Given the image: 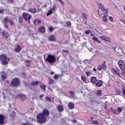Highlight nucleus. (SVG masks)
Returning <instances> with one entry per match:
<instances>
[{"instance_id": "44", "label": "nucleus", "mask_w": 125, "mask_h": 125, "mask_svg": "<svg viewBox=\"0 0 125 125\" xmlns=\"http://www.w3.org/2000/svg\"><path fill=\"white\" fill-rule=\"evenodd\" d=\"M22 125H33L30 124L29 123L27 122L26 123H22Z\"/></svg>"}, {"instance_id": "9", "label": "nucleus", "mask_w": 125, "mask_h": 125, "mask_svg": "<svg viewBox=\"0 0 125 125\" xmlns=\"http://www.w3.org/2000/svg\"><path fill=\"white\" fill-rule=\"evenodd\" d=\"M17 98H19L21 101H24L26 99V96L24 94H20L17 96Z\"/></svg>"}, {"instance_id": "36", "label": "nucleus", "mask_w": 125, "mask_h": 125, "mask_svg": "<svg viewBox=\"0 0 125 125\" xmlns=\"http://www.w3.org/2000/svg\"><path fill=\"white\" fill-rule=\"evenodd\" d=\"M85 74L86 75V76L87 77H89L91 75V73L89 71V72H85Z\"/></svg>"}, {"instance_id": "28", "label": "nucleus", "mask_w": 125, "mask_h": 125, "mask_svg": "<svg viewBox=\"0 0 125 125\" xmlns=\"http://www.w3.org/2000/svg\"><path fill=\"white\" fill-rule=\"evenodd\" d=\"M39 83H40L39 81H33L31 84L32 85H37V84H39Z\"/></svg>"}, {"instance_id": "7", "label": "nucleus", "mask_w": 125, "mask_h": 125, "mask_svg": "<svg viewBox=\"0 0 125 125\" xmlns=\"http://www.w3.org/2000/svg\"><path fill=\"white\" fill-rule=\"evenodd\" d=\"M22 17L24 20L28 21V22L30 23V19H31V18L32 17L31 15H29V14L27 13H23L22 14Z\"/></svg>"}, {"instance_id": "48", "label": "nucleus", "mask_w": 125, "mask_h": 125, "mask_svg": "<svg viewBox=\"0 0 125 125\" xmlns=\"http://www.w3.org/2000/svg\"><path fill=\"white\" fill-rule=\"evenodd\" d=\"M49 31H53L54 28H53L52 26H50V27L49 28Z\"/></svg>"}, {"instance_id": "51", "label": "nucleus", "mask_w": 125, "mask_h": 125, "mask_svg": "<svg viewBox=\"0 0 125 125\" xmlns=\"http://www.w3.org/2000/svg\"><path fill=\"white\" fill-rule=\"evenodd\" d=\"M2 80H4L5 79H6L5 76H4V75H2Z\"/></svg>"}, {"instance_id": "45", "label": "nucleus", "mask_w": 125, "mask_h": 125, "mask_svg": "<svg viewBox=\"0 0 125 125\" xmlns=\"http://www.w3.org/2000/svg\"><path fill=\"white\" fill-rule=\"evenodd\" d=\"M115 74L116 75H117V76L121 77V73H119V72L116 71V72H115Z\"/></svg>"}, {"instance_id": "63", "label": "nucleus", "mask_w": 125, "mask_h": 125, "mask_svg": "<svg viewBox=\"0 0 125 125\" xmlns=\"http://www.w3.org/2000/svg\"><path fill=\"white\" fill-rule=\"evenodd\" d=\"M26 63H29V62H30V61H26Z\"/></svg>"}, {"instance_id": "35", "label": "nucleus", "mask_w": 125, "mask_h": 125, "mask_svg": "<svg viewBox=\"0 0 125 125\" xmlns=\"http://www.w3.org/2000/svg\"><path fill=\"white\" fill-rule=\"evenodd\" d=\"M46 101H48V102H51V98L48 97H46Z\"/></svg>"}, {"instance_id": "20", "label": "nucleus", "mask_w": 125, "mask_h": 125, "mask_svg": "<svg viewBox=\"0 0 125 125\" xmlns=\"http://www.w3.org/2000/svg\"><path fill=\"white\" fill-rule=\"evenodd\" d=\"M58 109L59 112H62L63 111V110H64V109L63 108V106L61 105H58Z\"/></svg>"}, {"instance_id": "10", "label": "nucleus", "mask_w": 125, "mask_h": 125, "mask_svg": "<svg viewBox=\"0 0 125 125\" xmlns=\"http://www.w3.org/2000/svg\"><path fill=\"white\" fill-rule=\"evenodd\" d=\"M115 51H116L117 53H120V52L122 51L123 54H125V53L123 51V50H122V48H121L120 47H116L115 48Z\"/></svg>"}, {"instance_id": "40", "label": "nucleus", "mask_w": 125, "mask_h": 125, "mask_svg": "<svg viewBox=\"0 0 125 125\" xmlns=\"http://www.w3.org/2000/svg\"><path fill=\"white\" fill-rule=\"evenodd\" d=\"M56 7H57L56 5H54V6H53V7L50 10H52V12L53 11H54V10H56L55 9V8H56Z\"/></svg>"}, {"instance_id": "21", "label": "nucleus", "mask_w": 125, "mask_h": 125, "mask_svg": "<svg viewBox=\"0 0 125 125\" xmlns=\"http://www.w3.org/2000/svg\"><path fill=\"white\" fill-rule=\"evenodd\" d=\"M102 66L103 70H106V69H107V66H106V63H105V62H103L102 63Z\"/></svg>"}, {"instance_id": "47", "label": "nucleus", "mask_w": 125, "mask_h": 125, "mask_svg": "<svg viewBox=\"0 0 125 125\" xmlns=\"http://www.w3.org/2000/svg\"><path fill=\"white\" fill-rule=\"evenodd\" d=\"M58 77H59V75H55L54 76V78L55 80H56V79H57V78H58Z\"/></svg>"}, {"instance_id": "16", "label": "nucleus", "mask_w": 125, "mask_h": 125, "mask_svg": "<svg viewBox=\"0 0 125 125\" xmlns=\"http://www.w3.org/2000/svg\"><path fill=\"white\" fill-rule=\"evenodd\" d=\"M49 40L50 42H55V37L53 35H51L49 37Z\"/></svg>"}, {"instance_id": "58", "label": "nucleus", "mask_w": 125, "mask_h": 125, "mask_svg": "<svg viewBox=\"0 0 125 125\" xmlns=\"http://www.w3.org/2000/svg\"><path fill=\"white\" fill-rule=\"evenodd\" d=\"M3 12V10H0V13H2Z\"/></svg>"}, {"instance_id": "3", "label": "nucleus", "mask_w": 125, "mask_h": 125, "mask_svg": "<svg viewBox=\"0 0 125 125\" xmlns=\"http://www.w3.org/2000/svg\"><path fill=\"white\" fill-rule=\"evenodd\" d=\"M45 60L47 62H48L49 64H53V63H55L56 59H55V57L53 55H48Z\"/></svg>"}, {"instance_id": "31", "label": "nucleus", "mask_w": 125, "mask_h": 125, "mask_svg": "<svg viewBox=\"0 0 125 125\" xmlns=\"http://www.w3.org/2000/svg\"><path fill=\"white\" fill-rule=\"evenodd\" d=\"M103 19L104 22H107L108 21V19H107V16H104L102 17Z\"/></svg>"}, {"instance_id": "23", "label": "nucleus", "mask_w": 125, "mask_h": 125, "mask_svg": "<svg viewBox=\"0 0 125 125\" xmlns=\"http://www.w3.org/2000/svg\"><path fill=\"white\" fill-rule=\"evenodd\" d=\"M41 21L39 19H37L34 21L35 25H39V24H41Z\"/></svg>"}, {"instance_id": "22", "label": "nucleus", "mask_w": 125, "mask_h": 125, "mask_svg": "<svg viewBox=\"0 0 125 125\" xmlns=\"http://www.w3.org/2000/svg\"><path fill=\"white\" fill-rule=\"evenodd\" d=\"M96 94V95H97V96H102V91H101V90H98L97 91Z\"/></svg>"}, {"instance_id": "38", "label": "nucleus", "mask_w": 125, "mask_h": 125, "mask_svg": "<svg viewBox=\"0 0 125 125\" xmlns=\"http://www.w3.org/2000/svg\"><path fill=\"white\" fill-rule=\"evenodd\" d=\"M53 80L50 79L49 80V84H51L52 83H53Z\"/></svg>"}, {"instance_id": "37", "label": "nucleus", "mask_w": 125, "mask_h": 125, "mask_svg": "<svg viewBox=\"0 0 125 125\" xmlns=\"http://www.w3.org/2000/svg\"><path fill=\"white\" fill-rule=\"evenodd\" d=\"M103 68H102V66H101V65H99L98 66V70H99V71H101V70H102Z\"/></svg>"}, {"instance_id": "49", "label": "nucleus", "mask_w": 125, "mask_h": 125, "mask_svg": "<svg viewBox=\"0 0 125 125\" xmlns=\"http://www.w3.org/2000/svg\"><path fill=\"white\" fill-rule=\"evenodd\" d=\"M66 25H67V26H70V25H71V22H70V21H67V22H66Z\"/></svg>"}, {"instance_id": "15", "label": "nucleus", "mask_w": 125, "mask_h": 125, "mask_svg": "<svg viewBox=\"0 0 125 125\" xmlns=\"http://www.w3.org/2000/svg\"><path fill=\"white\" fill-rule=\"evenodd\" d=\"M90 81H91V83H97V80L96 79V78H95V77L91 78Z\"/></svg>"}, {"instance_id": "1", "label": "nucleus", "mask_w": 125, "mask_h": 125, "mask_svg": "<svg viewBox=\"0 0 125 125\" xmlns=\"http://www.w3.org/2000/svg\"><path fill=\"white\" fill-rule=\"evenodd\" d=\"M49 115V112L47 109H44L43 111L37 115V118L39 123L42 124V123H45L46 122V118Z\"/></svg>"}, {"instance_id": "46", "label": "nucleus", "mask_w": 125, "mask_h": 125, "mask_svg": "<svg viewBox=\"0 0 125 125\" xmlns=\"http://www.w3.org/2000/svg\"><path fill=\"white\" fill-rule=\"evenodd\" d=\"M117 71L114 68H111V72L112 73H116Z\"/></svg>"}, {"instance_id": "27", "label": "nucleus", "mask_w": 125, "mask_h": 125, "mask_svg": "<svg viewBox=\"0 0 125 125\" xmlns=\"http://www.w3.org/2000/svg\"><path fill=\"white\" fill-rule=\"evenodd\" d=\"M92 40L93 41H94V42H98V43H100L101 42H100L96 37H93Z\"/></svg>"}, {"instance_id": "2", "label": "nucleus", "mask_w": 125, "mask_h": 125, "mask_svg": "<svg viewBox=\"0 0 125 125\" xmlns=\"http://www.w3.org/2000/svg\"><path fill=\"white\" fill-rule=\"evenodd\" d=\"M108 12H109V10L108 9H105L103 4L99 5L98 13L100 16H107V13Z\"/></svg>"}, {"instance_id": "29", "label": "nucleus", "mask_w": 125, "mask_h": 125, "mask_svg": "<svg viewBox=\"0 0 125 125\" xmlns=\"http://www.w3.org/2000/svg\"><path fill=\"white\" fill-rule=\"evenodd\" d=\"M29 10L30 12H31V13H35L36 11H37L36 9H29Z\"/></svg>"}, {"instance_id": "50", "label": "nucleus", "mask_w": 125, "mask_h": 125, "mask_svg": "<svg viewBox=\"0 0 125 125\" xmlns=\"http://www.w3.org/2000/svg\"><path fill=\"white\" fill-rule=\"evenodd\" d=\"M109 19L110 21H113V17H109Z\"/></svg>"}, {"instance_id": "55", "label": "nucleus", "mask_w": 125, "mask_h": 125, "mask_svg": "<svg viewBox=\"0 0 125 125\" xmlns=\"http://www.w3.org/2000/svg\"><path fill=\"white\" fill-rule=\"evenodd\" d=\"M82 22H83L84 21V19L83 18L82 19V21H81Z\"/></svg>"}, {"instance_id": "34", "label": "nucleus", "mask_w": 125, "mask_h": 125, "mask_svg": "<svg viewBox=\"0 0 125 125\" xmlns=\"http://www.w3.org/2000/svg\"><path fill=\"white\" fill-rule=\"evenodd\" d=\"M91 122L94 125H99V122L97 121H92Z\"/></svg>"}, {"instance_id": "33", "label": "nucleus", "mask_w": 125, "mask_h": 125, "mask_svg": "<svg viewBox=\"0 0 125 125\" xmlns=\"http://www.w3.org/2000/svg\"><path fill=\"white\" fill-rule=\"evenodd\" d=\"M40 86L41 88L43 89V90H44V89H45V85H44L43 84H41L40 85Z\"/></svg>"}, {"instance_id": "62", "label": "nucleus", "mask_w": 125, "mask_h": 125, "mask_svg": "<svg viewBox=\"0 0 125 125\" xmlns=\"http://www.w3.org/2000/svg\"><path fill=\"white\" fill-rule=\"evenodd\" d=\"M54 74V72H51V75H53Z\"/></svg>"}, {"instance_id": "18", "label": "nucleus", "mask_w": 125, "mask_h": 125, "mask_svg": "<svg viewBox=\"0 0 125 125\" xmlns=\"http://www.w3.org/2000/svg\"><path fill=\"white\" fill-rule=\"evenodd\" d=\"M2 36L5 39H6V38H8V34H7V32L3 31Z\"/></svg>"}, {"instance_id": "41", "label": "nucleus", "mask_w": 125, "mask_h": 125, "mask_svg": "<svg viewBox=\"0 0 125 125\" xmlns=\"http://www.w3.org/2000/svg\"><path fill=\"white\" fill-rule=\"evenodd\" d=\"M117 111L119 112V113H121L122 112V107L118 108Z\"/></svg>"}, {"instance_id": "57", "label": "nucleus", "mask_w": 125, "mask_h": 125, "mask_svg": "<svg viewBox=\"0 0 125 125\" xmlns=\"http://www.w3.org/2000/svg\"><path fill=\"white\" fill-rule=\"evenodd\" d=\"M72 122H73V123H77V121L76 120H73V121H72Z\"/></svg>"}, {"instance_id": "52", "label": "nucleus", "mask_w": 125, "mask_h": 125, "mask_svg": "<svg viewBox=\"0 0 125 125\" xmlns=\"http://www.w3.org/2000/svg\"><path fill=\"white\" fill-rule=\"evenodd\" d=\"M43 96V95H41L40 96V98H41V100H42V97Z\"/></svg>"}, {"instance_id": "5", "label": "nucleus", "mask_w": 125, "mask_h": 125, "mask_svg": "<svg viewBox=\"0 0 125 125\" xmlns=\"http://www.w3.org/2000/svg\"><path fill=\"white\" fill-rule=\"evenodd\" d=\"M20 84V81L17 78H14L11 82L12 86H18Z\"/></svg>"}, {"instance_id": "60", "label": "nucleus", "mask_w": 125, "mask_h": 125, "mask_svg": "<svg viewBox=\"0 0 125 125\" xmlns=\"http://www.w3.org/2000/svg\"><path fill=\"white\" fill-rule=\"evenodd\" d=\"M93 71H94V72H96V69L93 68Z\"/></svg>"}, {"instance_id": "12", "label": "nucleus", "mask_w": 125, "mask_h": 125, "mask_svg": "<svg viewBox=\"0 0 125 125\" xmlns=\"http://www.w3.org/2000/svg\"><path fill=\"white\" fill-rule=\"evenodd\" d=\"M15 49L16 52H19V51H20L21 49H22V48L21 47V46H20V45L18 44L17 45V47L15 48Z\"/></svg>"}, {"instance_id": "4", "label": "nucleus", "mask_w": 125, "mask_h": 125, "mask_svg": "<svg viewBox=\"0 0 125 125\" xmlns=\"http://www.w3.org/2000/svg\"><path fill=\"white\" fill-rule=\"evenodd\" d=\"M0 60L2 62L3 65H6L8 63V61H10V58H6L5 55H1L0 56Z\"/></svg>"}, {"instance_id": "53", "label": "nucleus", "mask_w": 125, "mask_h": 125, "mask_svg": "<svg viewBox=\"0 0 125 125\" xmlns=\"http://www.w3.org/2000/svg\"><path fill=\"white\" fill-rule=\"evenodd\" d=\"M58 1H60V2H61V3H62V4H63V2L62 1V0H58Z\"/></svg>"}, {"instance_id": "11", "label": "nucleus", "mask_w": 125, "mask_h": 125, "mask_svg": "<svg viewBox=\"0 0 125 125\" xmlns=\"http://www.w3.org/2000/svg\"><path fill=\"white\" fill-rule=\"evenodd\" d=\"M100 39H101V40H103V41H105V42H109V41H110V39L105 36H101L100 37Z\"/></svg>"}, {"instance_id": "32", "label": "nucleus", "mask_w": 125, "mask_h": 125, "mask_svg": "<svg viewBox=\"0 0 125 125\" xmlns=\"http://www.w3.org/2000/svg\"><path fill=\"white\" fill-rule=\"evenodd\" d=\"M86 35H89V34H91V31L89 30H87L84 32Z\"/></svg>"}, {"instance_id": "13", "label": "nucleus", "mask_w": 125, "mask_h": 125, "mask_svg": "<svg viewBox=\"0 0 125 125\" xmlns=\"http://www.w3.org/2000/svg\"><path fill=\"white\" fill-rule=\"evenodd\" d=\"M96 85L98 87L102 86L103 85V83H102V81L100 80L97 81V82L96 84Z\"/></svg>"}, {"instance_id": "61", "label": "nucleus", "mask_w": 125, "mask_h": 125, "mask_svg": "<svg viewBox=\"0 0 125 125\" xmlns=\"http://www.w3.org/2000/svg\"><path fill=\"white\" fill-rule=\"evenodd\" d=\"M84 24H86V25H87V22L86 21H85L84 22Z\"/></svg>"}, {"instance_id": "8", "label": "nucleus", "mask_w": 125, "mask_h": 125, "mask_svg": "<svg viewBox=\"0 0 125 125\" xmlns=\"http://www.w3.org/2000/svg\"><path fill=\"white\" fill-rule=\"evenodd\" d=\"M7 22H9V24L12 26L13 25V21H12L9 20V19L7 18V17H5L4 19H3V23L4 25H5V24H6V23H7Z\"/></svg>"}, {"instance_id": "24", "label": "nucleus", "mask_w": 125, "mask_h": 125, "mask_svg": "<svg viewBox=\"0 0 125 125\" xmlns=\"http://www.w3.org/2000/svg\"><path fill=\"white\" fill-rule=\"evenodd\" d=\"M39 30L40 32H41L42 33H43L45 31V29H44V27L41 26L39 28Z\"/></svg>"}, {"instance_id": "59", "label": "nucleus", "mask_w": 125, "mask_h": 125, "mask_svg": "<svg viewBox=\"0 0 125 125\" xmlns=\"http://www.w3.org/2000/svg\"><path fill=\"white\" fill-rule=\"evenodd\" d=\"M91 37H94V35L93 34H91Z\"/></svg>"}, {"instance_id": "26", "label": "nucleus", "mask_w": 125, "mask_h": 125, "mask_svg": "<svg viewBox=\"0 0 125 125\" xmlns=\"http://www.w3.org/2000/svg\"><path fill=\"white\" fill-rule=\"evenodd\" d=\"M115 93L116 95H120V94L122 93V91H121V90L118 89L116 90Z\"/></svg>"}, {"instance_id": "6", "label": "nucleus", "mask_w": 125, "mask_h": 125, "mask_svg": "<svg viewBox=\"0 0 125 125\" xmlns=\"http://www.w3.org/2000/svg\"><path fill=\"white\" fill-rule=\"evenodd\" d=\"M118 64L119 67L121 70H124L125 69V63L124 61L120 60L118 61Z\"/></svg>"}, {"instance_id": "39", "label": "nucleus", "mask_w": 125, "mask_h": 125, "mask_svg": "<svg viewBox=\"0 0 125 125\" xmlns=\"http://www.w3.org/2000/svg\"><path fill=\"white\" fill-rule=\"evenodd\" d=\"M120 21L121 22H122L123 23H124V24H125V19L124 18H121L120 19Z\"/></svg>"}, {"instance_id": "42", "label": "nucleus", "mask_w": 125, "mask_h": 125, "mask_svg": "<svg viewBox=\"0 0 125 125\" xmlns=\"http://www.w3.org/2000/svg\"><path fill=\"white\" fill-rule=\"evenodd\" d=\"M82 80L83 81V82H85L86 79L83 76H81Z\"/></svg>"}, {"instance_id": "64", "label": "nucleus", "mask_w": 125, "mask_h": 125, "mask_svg": "<svg viewBox=\"0 0 125 125\" xmlns=\"http://www.w3.org/2000/svg\"><path fill=\"white\" fill-rule=\"evenodd\" d=\"M93 117H90V120H93Z\"/></svg>"}, {"instance_id": "56", "label": "nucleus", "mask_w": 125, "mask_h": 125, "mask_svg": "<svg viewBox=\"0 0 125 125\" xmlns=\"http://www.w3.org/2000/svg\"><path fill=\"white\" fill-rule=\"evenodd\" d=\"M19 21L20 22H22V19L21 18H20Z\"/></svg>"}, {"instance_id": "30", "label": "nucleus", "mask_w": 125, "mask_h": 125, "mask_svg": "<svg viewBox=\"0 0 125 125\" xmlns=\"http://www.w3.org/2000/svg\"><path fill=\"white\" fill-rule=\"evenodd\" d=\"M50 14H52V10H49L48 12H47V13H46V16H49V15H50Z\"/></svg>"}, {"instance_id": "25", "label": "nucleus", "mask_w": 125, "mask_h": 125, "mask_svg": "<svg viewBox=\"0 0 125 125\" xmlns=\"http://www.w3.org/2000/svg\"><path fill=\"white\" fill-rule=\"evenodd\" d=\"M68 108H69V109H73L74 108V104L69 103L68 104Z\"/></svg>"}, {"instance_id": "17", "label": "nucleus", "mask_w": 125, "mask_h": 125, "mask_svg": "<svg viewBox=\"0 0 125 125\" xmlns=\"http://www.w3.org/2000/svg\"><path fill=\"white\" fill-rule=\"evenodd\" d=\"M4 117H3V116L0 115V124L1 125H2V124L4 123Z\"/></svg>"}, {"instance_id": "14", "label": "nucleus", "mask_w": 125, "mask_h": 125, "mask_svg": "<svg viewBox=\"0 0 125 125\" xmlns=\"http://www.w3.org/2000/svg\"><path fill=\"white\" fill-rule=\"evenodd\" d=\"M88 61V60H85L84 61V62H83L82 61H79V64H80V65H79L80 67H81V68H83V64H84V62Z\"/></svg>"}, {"instance_id": "54", "label": "nucleus", "mask_w": 125, "mask_h": 125, "mask_svg": "<svg viewBox=\"0 0 125 125\" xmlns=\"http://www.w3.org/2000/svg\"><path fill=\"white\" fill-rule=\"evenodd\" d=\"M83 17L84 18H86V15H85V14H83Z\"/></svg>"}, {"instance_id": "43", "label": "nucleus", "mask_w": 125, "mask_h": 125, "mask_svg": "<svg viewBox=\"0 0 125 125\" xmlns=\"http://www.w3.org/2000/svg\"><path fill=\"white\" fill-rule=\"evenodd\" d=\"M122 74L123 77H125V70H122Z\"/></svg>"}, {"instance_id": "19", "label": "nucleus", "mask_w": 125, "mask_h": 125, "mask_svg": "<svg viewBox=\"0 0 125 125\" xmlns=\"http://www.w3.org/2000/svg\"><path fill=\"white\" fill-rule=\"evenodd\" d=\"M69 93L72 95L73 98H74V99H78V97H75L76 95H75V93H74V92L70 91H69Z\"/></svg>"}]
</instances>
